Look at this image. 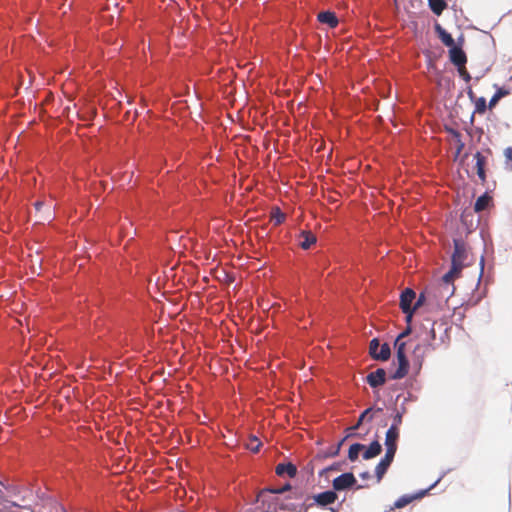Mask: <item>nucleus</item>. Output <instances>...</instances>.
I'll return each mask as SVG.
<instances>
[{"label":"nucleus","mask_w":512,"mask_h":512,"mask_svg":"<svg viewBox=\"0 0 512 512\" xmlns=\"http://www.w3.org/2000/svg\"><path fill=\"white\" fill-rule=\"evenodd\" d=\"M381 411H382V408H377V409H374L373 407L367 408L360 414L357 423L354 426L348 428V431L353 432V431L357 430L364 421H368V422L372 421L375 413L381 412Z\"/></svg>","instance_id":"obj_12"},{"label":"nucleus","mask_w":512,"mask_h":512,"mask_svg":"<svg viewBox=\"0 0 512 512\" xmlns=\"http://www.w3.org/2000/svg\"><path fill=\"white\" fill-rule=\"evenodd\" d=\"M275 472L278 476H284L288 475L289 477L293 478L297 474V467L292 463H279L276 468Z\"/></svg>","instance_id":"obj_14"},{"label":"nucleus","mask_w":512,"mask_h":512,"mask_svg":"<svg viewBox=\"0 0 512 512\" xmlns=\"http://www.w3.org/2000/svg\"><path fill=\"white\" fill-rule=\"evenodd\" d=\"M454 252L451 259V268L442 278L444 281V296H452L455 290L453 281L460 276L467 260L468 251L462 239H454Z\"/></svg>","instance_id":"obj_1"},{"label":"nucleus","mask_w":512,"mask_h":512,"mask_svg":"<svg viewBox=\"0 0 512 512\" xmlns=\"http://www.w3.org/2000/svg\"><path fill=\"white\" fill-rule=\"evenodd\" d=\"M504 155L506 157L507 163L511 162L510 168L512 169V147L506 148L505 151H504Z\"/></svg>","instance_id":"obj_33"},{"label":"nucleus","mask_w":512,"mask_h":512,"mask_svg":"<svg viewBox=\"0 0 512 512\" xmlns=\"http://www.w3.org/2000/svg\"><path fill=\"white\" fill-rule=\"evenodd\" d=\"M261 447V442L256 436H251L246 444V448L251 452L256 453Z\"/></svg>","instance_id":"obj_24"},{"label":"nucleus","mask_w":512,"mask_h":512,"mask_svg":"<svg viewBox=\"0 0 512 512\" xmlns=\"http://www.w3.org/2000/svg\"><path fill=\"white\" fill-rule=\"evenodd\" d=\"M22 502H26V496H23Z\"/></svg>","instance_id":"obj_44"},{"label":"nucleus","mask_w":512,"mask_h":512,"mask_svg":"<svg viewBox=\"0 0 512 512\" xmlns=\"http://www.w3.org/2000/svg\"><path fill=\"white\" fill-rule=\"evenodd\" d=\"M398 361V368L393 373L392 379H402L408 373L409 362L407 360L406 354L396 355Z\"/></svg>","instance_id":"obj_11"},{"label":"nucleus","mask_w":512,"mask_h":512,"mask_svg":"<svg viewBox=\"0 0 512 512\" xmlns=\"http://www.w3.org/2000/svg\"><path fill=\"white\" fill-rule=\"evenodd\" d=\"M449 56L451 62L457 67L464 66L467 62L465 52L461 48L456 47L455 45L452 46L451 49L449 50Z\"/></svg>","instance_id":"obj_10"},{"label":"nucleus","mask_w":512,"mask_h":512,"mask_svg":"<svg viewBox=\"0 0 512 512\" xmlns=\"http://www.w3.org/2000/svg\"><path fill=\"white\" fill-rule=\"evenodd\" d=\"M366 381L372 388H376L383 385L386 381L385 370L379 368L376 371L369 373L366 377Z\"/></svg>","instance_id":"obj_8"},{"label":"nucleus","mask_w":512,"mask_h":512,"mask_svg":"<svg viewBox=\"0 0 512 512\" xmlns=\"http://www.w3.org/2000/svg\"><path fill=\"white\" fill-rule=\"evenodd\" d=\"M395 454L386 452L385 456L380 460V462L377 464L375 468V473L377 477V482H380L388 470L389 466L391 465Z\"/></svg>","instance_id":"obj_5"},{"label":"nucleus","mask_w":512,"mask_h":512,"mask_svg":"<svg viewBox=\"0 0 512 512\" xmlns=\"http://www.w3.org/2000/svg\"><path fill=\"white\" fill-rule=\"evenodd\" d=\"M284 220L285 214L278 207L273 208L271 211V221L274 225H280Z\"/></svg>","instance_id":"obj_23"},{"label":"nucleus","mask_w":512,"mask_h":512,"mask_svg":"<svg viewBox=\"0 0 512 512\" xmlns=\"http://www.w3.org/2000/svg\"><path fill=\"white\" fill-rule=\"evenodd\" d=\"M355 483H356L355 476L352 473L347 472V473H343L340 476L336 477L333 480L332 485H333L334 490L343 491L345 489L352 487Z\"/></svg>","instance_id":"obj_4"},{"label":"nucleus","mask_w":512,"mask_h":512,"mask_svg":"<svg viewBox=\"0 0 512 512\" xmlns=\"http://www.w3.org/2000/svg\"><path fill=\"white\" fill-rule=\"evenodd\" d=\"M491 201V197L488 196L487 194H484L480 197H478V199L476 200L475 204H474V210L476 212H481L483 210H485L489 203Z\"/></svg>","instance_id":"obj_20"},{"label":"nucleus","mask_w":512,"mask_h":512,"mask_svg":"<svg viewBox=\"0 0 512 512\" xmlns=\"http://www.w3.org/2000/svg\"><path fill=\"white\" fill-rule=\"evenodd\" d=\"M430 9L434 14L440 16L442 12L447 8L445 0H428Z\"/></svg>","instance_id":"obj_19"},{"label":"nucleus","mask_w":512,"mask_h":512,"mask_svg":"<svg viewBox=\"0 0 512 512\" xmlns=\"http://www.w3.org/2000/svg\"><path fill=\"white\" fill-rule=\"evenodd\" d=\"M444 281L443 278H441L440 282L426 288L424 292L420 293L417 301L414 304V310H416L419 306H421L426 301H447L451 296H444Z\"/></svg>","instance_id":"obj_2"},{"label":"nucleus","mask_w":512,"mask_h":512,"mask_svg":"<svg viewBox=\"0 0 512 512\" xmlns=\"http://www.w3.org/2000/svg\"><path fill=\"white\" fill-rule=\"evenodd\" d=\"M403 421V412L397 411L393 417V422L390 427H394L395 430L399 431V427L401 426Z\"/></svg>","instance_id":"obj_30"},{"label":"nucleus","mask_w":512,"mask_h":512,"mask_svg":"<svg viewBox=\"0 0 512 512\" xmlns=\"http://www.w3.org/2000/svg\"><path fill=\"white\" fill-rule=\"evenodd\" d=\"M369 476H370L369 472H363V473L360 474V477L363 478V479H367V478H369Z\"/></svg>","instance_id":"obj_38"},{"label":"nucleus","mask_w":512,"mask_h":512,"mask_svg":"<svg viewBox=\"0 0 512 512\" xmlns=\"http://www.w3.org/2000/svg\"><path fill=\"white\" fill-rule=\"evenodd\" d=\"M435 30L441 39L442 43L447 47L454 46L455 42L453 37L444 29L440 24L435 25Z\"/></svg>","instance_id":"obj_17"},{"label":"nucleus","mask_w":512,"mask_h":512,"mask_svg":"<svg viewBox=\"0 0 512 512\" xmlns=\"http://www.w3.org/2000/svg\"><path fill=\"white\" fill-rule=\"evenodd\" d=\"M487 109L486 99L484 97H479L475 100V113L484 114Z\"/></svg>","instance_id":"obj_27"},{"label":"nucleus","mask_w":512,"mask_h":512,"mask_svg":"<svg viewBox=\"0 0 512 512\" xmlns=\"http://www.w3.org/2000/svg\"><path fill=\"white\" fill-rule=\"evenodd\" d=\"M51 217V213L49 212L48 215L44 219H49Z\"/></svg>","instance_id":"obj_43"},{"label":"nucleus","mask_w":512,"mask_h":512,"mask_svg":"<svg viewBox=\"0 0 512 512\" xmlns=\"http://www.w3.org/2000/svg\"><path fill=\"white\" fill-rule=\"evenodd\" d=\"M462 148H463V144H461V145L459 146V148H458V151H457V152L459 153V152H460V150H461Z\"/></svg>","instance_id":"obj_42"},{"label":"nucleus","mask_w":512,"mask_h":512,"mask_svg":"<svg viewBox=\"0 0 512 512\" xmlns=\"http://www.w3.org/2000/svg\"><path fill=\"white\" fill-rule=\"evenodd\" d=\"M291 489V486L290 484H286L284 485L283 487L281 488H277V489H269V488H266V489H263L259 495H258V499L260 498H263L266 496L267 493H272V494H283L284 492L288 491Z\"/></svg>","instance_id":"obj_22"},{"label":"nucleus","mask_w":512,"mask_h":512,"mask_svg":"<svg viewBox=\"0 0 512 512\" xmlns=\"http://www.w3.org/2000/svg\"><path fill=\"white\" fill-rule=\"evenodd\" d=\"M508 94V91L504 90V89H499L493 96L492 98L490 99L489 101V108L492 109L497 103L498 101L506 96Z\"/></svg>","instance_id":"obj_26"},{"label":"nucleus","mask_w":512,"mask_h":512,"mask_svg":"<svg viewBox=\"0 0 512 512\" xmlns=\"http://www.w3.org/2000/svg\"><path fill=\"white\" fill-rule=\"evenodd\" d=\"M364 449V445L360 443L352 444L348 451V458L350 461H355L358 458L359 452Z\"/></svg>","instance_id":"obj_21"},{"label":"nucleus","mask_w":512,"mask_h":512,"mask_svg":"<svg viewBox=\"0 0 512 512\" xmlns=\"http://www.w3.org/2000/svg\"><path fill=\"white\" fill-rule=\"evenodd\" d=\"M467 94H468L470 99H473L475 97L474 92H473V90L471 88L467 91Z\"/></svg>","instance_id":"obj_37"},{"label":"nucleus","mask_w":512,"mask_h":512,"mask_svg":"<svg viewBox=\"0 0 512 512\" xmlns=\"http://www.w3.org/2000/svg\"><path fill=\"white\" fill-rule=\"evenodd\" d=\"M0 505L3 507V509L5 510H11L12 507H18V508H23V509H29V505L26 504V503H23V504H19V503H16V502H12V501H8V500H2L0 502Z\"/></svg>","instance_id":"obj_25"},{"label":"nucleus","mask_w":512,"mask_h":512,"mask_svg":"<svg viewBox=\"0 0 512 512\" xmlns=\"http://www.w3.org/2000/svg\"><path fill=\"white\" fill-rule=\"evenodd\" d=\"M399 439V431L395 430L394 427H390L385 435V446L386 452L396 454L397 441Z\"/></svg>","instance_id":"obj_6"},{"label":"nucleus","mask_w":512,"mask_h":512,"mask_svg":"<svg viewBox=\"0 0 512 512\" xmlns=\"http://www.w3.org/2000/svg\"><path fill=\"white\" fill-rule=\"evenodd\" d=\"M415 310H410L408 312H403L406 316H405V320H406V323L409 325L412 321V317H413V313H414Z\"/></svg>","instance_id":"obj_35"},{"label":"nucleus","mask_w":512,"mask_h":512,"mask_svg":"<svg viewBox=\"0 0 512 512\" xmlns=\"http://www.w3.org/2000/svg\"><path fill=\"white\" fill-rule=\"evenodd\" d=\"M458 72L460 74V76L466 81V82H469L471 80V76L470 74L468 73V71L466 70V67L465 65L464 66H461V67H458Z\"/></svg>","instance_id":"obj_31"},{"label":"nucleus","mask_w":512,"mask_h":512,"mask_svg":"<svg viewBox=\"0 0 512 512\" xmlns=\"http://www.w3.org/2000/svg\"><path fill=\"white\" fill-rule=\"evenodd\" d=\"M313 498L316 504H318L319 506H327L329 504L334 503L337 500V494L334 491L329 490L319 493L315 495Z\"/></svg>","instance_id":"obj_13"},{"label":"nucleus","mask_w":512,"mask_h":512,"mask_svg":"<svg viewBox=\"0 0 512 512\" xmlns=\"http://www.w3.org/2000/svg\"><path fill=\"white\" fill-rule=\"evenodd\" d=\"M431 333H432V339H435V333H434V329L433 328L431 329Z\"/></svg>","instance_id":"obj_40"},{"label":"nucleus","mask_w":512,"mask_h":512,"mask_svg":"<svg viewBox=\"0 0 512 512\" xmlns=\"http://www.w3.org/2000/svg\"><path fill=\"white\" fill-rule=\"evenodd\" d=\"M480 264H481V267L483 268V265H484V257L483 256H481Z\"/></svg>","instance_id":"obj_39"},{"label":"nucleus","mask_w":512,"mask_h":512,"mask_svg":"<svg viewBox=\"0 0 512 512\" xmlns=\"http://www.w3.org/2000/svg\"><path fill=\"white\" fill-rule=\"evenodd\" d=\"M299 239L301 248L305 250L309 249L316 242V236L311 231H301Z\"/></svg>","instance_id":"obj_16"},{"label":"nucleus","mask_w":512,"mask_h":512,"mask_svg":"<svg viewBox=\"0 0 512 512\" xmlns=\"http://www.w3.org/2000/svg\"><path fill=\"white\" fill-rule=\"evenodd\" d=\"M44 205L42 201L35 202L34 206L37 211H40L41 207Z\"/></svg>","instance_id":"obj_36"},{"label":"nucleus","mask_w":512,"mask_h":512,"mask_svg":"<svg viewBox=\"0 0 512 512\" xmlns=\"http://www.w3.org/2000/svg\"><path fill=\"white\" fill-rule=\"evenodd\" d=\"M416 298L415 292L406 288L400 295V308L403 312H408L410 310H414V306L412 307V303Z\"/></svg>","instance_id":"obj_7"},{"label":"nucleus","mask_w":512,"mask_h":512,"mask_svg":"<svg viewBox=\"0 0 512 512\" xmlns=\"http://www.w3.org/2000/svg\"><path fill=\"white\" fill-rule=\"evenodd\" d=\"M317 18L320 23L327 24L330 28H335L338 25V19L334 12H320Z\"/></svg>","instance_id":"obj_15"},{"label":"nucleus","mask_w":512,"mask_h":512,"mask_svg":"<svg viewBox=\"0 0 512 512\" xmlns=\"http://www.w3.org/2000/svg\"><path fill=\"white\" fill-rule=\"evenodd\" d=\"M62 512H66V511L63 510Z\"/></svg>","instance_id":"obj_45"},{"label":"nucleus","mask_w":512,"mask_h":512,"mask_svg":"<svg viewBox=\"0 0 512 512\" xmlns=\"http://www.w3.org/2000/svg\"><path fill=\"white\" fill-rule=\"evenodd\" d=\"M353 435V432L352 431H349V434L344 438L342 439L337 446H334V449L329 451L326 456H329V457H334V456H337L340 452V448L343 444V442L346 440V438L350 437Z\"/></svg>","instance_id":"obj_29"},{"label":"nucleus","mask_w":512,"mask_h":512,"mask_svg":"<svg viewBox=\"0 0 512 512\" xmlns=\"http://www.w3.org/2000/svg\"><path fill=\"white\" fill-rule=\"evenodd\" d=\"M335 469H337V467H336V466H331V467H330V468H328L327 470H335Z\"/></svg>","instance_id":"obj_41"},{"label":"nucleus","mask_w":512,"mask_h":512,"mask_svg":"<svg viewBox=\"0 0 512 512\" xmlns=\"http://www.w3.org/2000/svg\"><path fill=\"white\" fill-rule=\"evenodd\" d=\"M369 353L372 358L385 361L390 357L391 350L387 343L380 345L379 340L374 338L370 342Z\"/></svg>","instance_id":"obj_3"},{"label":"nucleus","mask_w":512,"mask_h":512,"mask_svg":"<svg viewBox=\"0 0 512 512\" xmlns=\"http://www.w3.org/2000/svg\"><path fill=\"white\" fill-rule=\"evenodd\" d=\"M474 159L476 160L475 168L477 175L481 184H484L486 182L485 166L487 164V157L478 151L474 154Z\"/></svg>","instance_id":"obj_9"},{"label":"nucleus","mask_w":512,"mask_h":512,"mask_svg":"<svg viewBox=\"0 0 512 512\" xmlns=\"http://www.w3.org/2000/svg\"><path fill=\"white\" fill-rule=\"evenodd\" d=\"M411 331H412L411 327H410V325H408L406 327V329L402 333L399 334V336L397 337V340H401L402 338L408 336L411 333Z\"/></svg>","instance_id":"obj_34"},{"label":"nucleus","mask_w":512,"mask_h":512,"mask_svg":"<svg viewBox=\"0 0 512 512\" xmlns=\"http://www.w3.org/2000/svg\"><path fill=\"white\" fill-rule=\"evenodd\" d=\"M416 498V496H407V495H404L402 497H400L395 503H394V508H403L405 507L406 505H408L409 503H411L414 499Z\"/></svg>","instance_id":"obj_28"},{"label":"nucleus","mask_w":512,"mask_h":512,"mask_svg":"<svg viewBox=\"0 0 512 512\" xmlns=\"http://www.w3.org/2000/svg\"><path fill=\"white\" fill-rule=\"evenodd\" d=\"M382 451V446L378 441H373L369 447L364 451L363 458L365 460L378 456Z\"/></svg>","instance_id":"obj_18"},{"label":"nucleus","mask_w":512,"mask_h":512,"mask_svg":"<svg viewBox=\"0 0 512 512\" xmlns=\"http://www.w3.org/2000/svg\"><path fill=\"white\" fill-rule=\"evenodd\" d=\"M405 342H400V340H397L395 341V346H396V349H397V354L396 355H400V354H406L405 353Z\"/></svg>","instance_id":"obj_32"}]
</instances>
